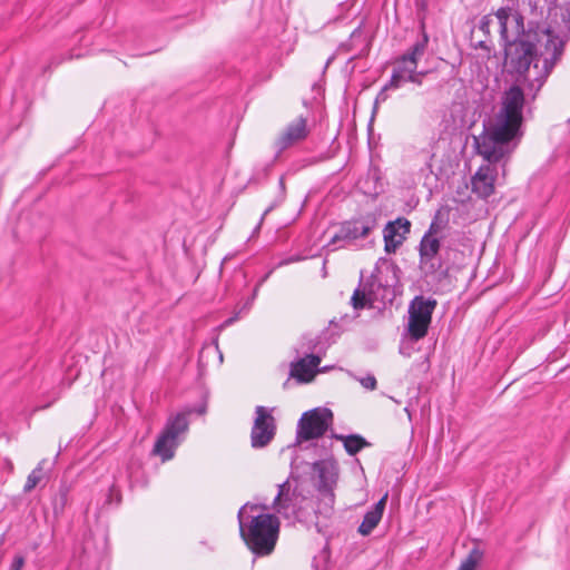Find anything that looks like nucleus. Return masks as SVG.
I'll return each instance as SVG.
<instances>
[{"mask_svg": "<svg viewBox=\"0 0 570 570\" xmlns=\"http://www.w3.org/2000/svg\"><path fill=\"white\" fill-rule=\"evenodd\" d=\"M548 18L551 20L548 27L525 32L521 13L508 7L495 12L508 71L517 75V81L532 99L562 57L566 42L562 36L570 31V2L566 8H550Z\"/></svg>", "mask_w": 570, "mask_h": 570, "instance_id": "f257e3e1", "label": "nucleus"}, {"mask_svg": "<svg viewBox=\"0 0 570 570\" xmlns=\"http://www.w3.org/2000/svg\"><path fill=\"white\" fill-rule=\"evenodd\" d=\"M524 96L520 86L510 87L502 97L499 112L492 121L484 125L483 131L474 137L478 155L488 163L480 166L471 179L472 191L481 198H488L494 193L498 164L502 161L504 173L505 163L522 137Z\"/></svg>", "mask_w": 570, "mask_h": 570, "instance_id": "f03ea898", "label": "nucleus"}, {"mask_svg": "<svg viewBox=\"0 0 570 570\" xmlns=\"http://www.w3.org/2000/svg\"><path fill=\"white\" fill-rule=\"evenodd\" d=\"M244 505L238 512L239 531L247 547L257 556H268L273 552L279 531V521L273 514L253 517L248 524L244 522Z\"/></svg>", "mask_w": 570, "mask_h": 570, "instance_id": "7ed1b4c3", "label": "nucleus"}, {"mask_svg": "<svg viewBox=\"0 0 570 570\" xmlns=\"http://www.w3.org/2000/svg\"><path fill=\"white\" fill-rule=\"evenodd\" d=\"M273 509L285 519L301 520L307 517L309 510L315 513L317 502L303 495L302 491L291 489L286 481L278 485V492L273 502Z\"/></svg>", "mask_w": 570, "mask_h": 570, "instance_id": "20e7f679", "label": "nucleus"}, {"mask_svg": "<svg viewBox=\"0 0 570 570\" xmlns=\"http://www.w3.org/2000/svg\"><path fill=\"white\" fill-rule=\"evenodd\" d=\"M428 38L424 37L412 46L409 52L404 53L394 63V69L390 82L384 89H397L405 82L421 83V72H416L417 61L421 59L426 49Z\"/></svg>", "mask_w": 570, "mask_h": 570, "instance_id": "39448f33", "label": "nucleus"}, {"mask_svg": "<svg viewBox=\"0 0 570 570\" xmlns=\"http://www.w3.org/2000/svg\"><path fill=\"white\" fill-rule=\"evenodd\" d=\"M313 470L318 475V497L315 514L330 517L335 502L334 488L338 476L337 469L334 463L318 461L313 464Z\"/></svg>", "mask_w": 570, "mask_h": 570, "instance_id": "423d86ee", "label": "nucleus"}, {"mask_svg": "<svg viewBox=\"0 0 570 570\" xmlns=\"http://www.w3.org/2000/svg\"><path fill=\"white\" fill-rule=\"evenodd\" d=\"M436 307V301L425 298L424 296H415L409 306L407 334L411 340L420 341L426 336L432 314Z\"/></svg>", "mask_w": 570, "mask_h": 570, "instance_id": "0eeeda50", "label": "nucleus"}, {"mask_svg": "<svg viewBox=\"0 0 570 570\" xmlns=\"http://www.w3.org/2000/svg\"><path fill=\"white\" fill-rule=\"evenodd\" d=\"M333 424V412L327 407L309 410L297 423L296 439L298 442L322 438Z\"/></svg>", "mask_w": 570, "mask_h": 570, "instance_id": "6e6552de", "label": "nucleus"}, {"mask_svg": "<svg viewBox=\"0 0 570 570\" xmlns=\"http://www.w3.org/2000/svg\"><path fill=\"white\" fill-rule=\"evenodd\" d=\"M436 232V224L433 222L420 242V267L425 274H434L443 267L442 261L438 258L441 245L435 237Z\"/></svg>", "mask_w": 570, "mask_h": 570, "instance_id": "1a4fd4ad", "label": "nucleus"}, {"mask_svg": "<svg viewBox=\"0 0 570 570\" xmlns=\"http://www.w3.org/2000/svg\"><path fill=\"white\" fill-rule=\"evenodd\" d=\"M255 420L250 431V445L254 449L267 446L276 434V422L271 411L258 405L255 409Z\"/></svg>", "mask_w": 570, "mask_h": 570, "instance_id": "9d476101", "label": "nucleus"}, {"mask_svg": "<svg viewBox=\"0 0 570 570\" xmlns=\"http://www.w3.org/2000/svg\"><path fill=\"white\" fill-rule=\"evenodd\" d=\"M375 227L376 220L373 217L346 222L341 226L338 233L331 238L327 246H334V249L343 247L347 243L366 237Z\"/></svg>", "mask_w": 570, "mask_h": 570, "instance_id": "9b49d317", "label": "nucleus"}, {"mask_svg": "<svg viewBox=\"0 0 570 570\" xmlns=\"http://www.w3.org/2000/svg\"><path fill=\"white\" fill-rule=\"evenodd\" d=\"M410 227L411 223L406 218H397L386 224L383 232L384 249L386 253H395L403 244Z\"/></svg>", "mask_w": 570, "mask_h": 570, "instance_id": "f8f14e48", "label": "nucleus"}, {"mask_svg": "<svg viewBox=\"0 0 570 570\" xmlns=\"http://www.w3.org/2000/svg\"><path fill=\"white\" fill-rule=\"evenodd\" d=\"M321 357L314 354L306 355L296 362L291 363V376L299 383H308L313 381L317 374Z\"/></svg>", "mask_w": 570, "mask_h": 570, "instance_id": "ddd939ff", "label": "nucleus"}, {"mask_svg": "<svg viewBox=\"0 0 570 570\" xmlns=\"http://www.w3.org/2000/svg\"><path fill=\"white\" fill-rule=\"evenodd\" d=\"M308 135L307 120L298 117L293 120L276 140L279 150H284L292 145L305 139Z\"/></svg>", "mask_w": 570, "mask_h": 570, "instance_id": "4468645a", "label": "nucleus"}, {"mask_svg": "<svg viewBox=\"0 0 570 570\" xmlns=\"http://www.w3.org/2000/svg\"><path fill=\"white\" fill-rule=\"evenodd\" d=\"M387 500V493L383 495L375 504L374 507L367 511L363 518L362 523L358 527V532L362 535H368L379 524V522L382 519L385 504Z\"/></svg>", "mask_w": 570, "mask_h": 570, "instance_id": "2eb2a0df", "label": "nucleus"}, {"mask_svg": "<svg viewBox=\"0 0 570 570\" xmlns=\"http://www.w3.org/2000/svg\"><path fill=\"white\" fill-rule=\"evenodd\" d=\"M178 444L179 440H174L169 435L161 432L155 442L153 453L160 456L164 462L168 461L174 456Z\"/></svg>", "mask_w": 570, "mask_h": 570, "instance_id": "dca6fc26", "label": "nucleus"}, {"mask_svg": "<svg viewBox=\"0 0 570 570\" xmlns=\"http://www.w3.org/2000/svg\"><path fill=\"white\" fill-rule=\"evenodd\" d=\"M188 430L187 416L184 413H178L168 419L164 433L174 440H179V436Z\"/></svg>", "mask_w": 570, "mask_h": 570, "instance_id": "f3484780", "label": "nucleus"}, {"mask_svg": "<svg viewBox=\"0 0 570 570\" xmlns=\"http://www.w3.org/2000/svg\"><path fill=\"white\" fill-rule=\"evenodd\" d=\"M335 438L343 442L344 449L350 455H356L364 448L371 446V443L360 434L335 435Z\"/></svg>", "mask_w": 570, "mask_h": 570, "instance_id": "a211bd4d", "label": "nucleus"}, {"mask_svg": "<svg viewBox=\"0 0 570 570\" xmlns=\"http://www.w3.org/2000/svg\"><path fill=\"white\" fill-rule=\"evenodd\" d=\"M497 21L495 13L494 14H485L481 18L478 27L472 31V37H475L478 33H482L485 39H480L476 43L478 47L489 49L490 42V28Z\"/></svg>", "mask_w": 570, "mask_h": 570, "instance_id": "6ab92c4d", "label": "nucleus"}, {"mask_svg": "<svg viewBox=\"0 0 570 570\" xmlns=\"http://www.w3.org/2000/svg\"><path fill=\"white\" fill-rule=\"evenodd\" d=\"M46 460H41L38 465L31 471L28 475L27 481L23 487V492H31L43 479H45V465Z\"/></svg>", "mask_w": 570, "mask_h": 570, "instance_id": "aec40b11", "label": "nucleus"}, {"mask_svg": "<svg viewBox=\"0 0 570 570\" xmlns=\"http://www.w3.org/2000/svg\"><path fill=\"white\" fill-rule=\"evenodd\" d=\"M483 552L479 548H473L468 557L461 562L459 570H475V567L481 561Z\"/></svg>", "mask_w": 570, "mask_h": 570, "instance_id": "412c9836", "label": "nucleus"}, {"mask_svg": "<svg viewBox=\"0 0 570 570\" xmlns=\"http://www.w3.org/2000/svg\"><path fill=\"white\" fill-rule=\"evenodd\" d=\"M366 295L361 289H355L351 303L355 309H362L366 306Z\"/></svg>", "mask_w": 570, "mask_h": 570, "instance_id": "4be33fe9", "label": "nucleus"}, {"mask_svg": "<svg viewBox=\"0 0 570 570\" xmlns=\"http://www.w3.org/2000/svg\"><path fill=\"white\" fill-rule=\"evenodd\" d=\"M361 385L370 391H373L376 389L377 382L376 379L373 375H367L365 377L360 379Z\"/></svg>", "mask_w": 570, "mask_h": 570, "instance_id": "5701e85b", "label": "nucleus"}, {"mask_svg": "<svg viewBox=\"0 0 570 570\" xmlns=\"http://www.w3.org/2000/svg\"><path fill=\"white\" fill-rule=\"evenodd\" d=\"M67 503V491L60 492L59 504L55 502L53 510L56 513L61 512Z\"/></svg>", "mask_w": 570, "mask_h": 570, "instance_id": "b1692460", "label": "nucleus"}, {"mask_svg": "<svg viewBox=\"0 0 570 570\" xmlns=\"http://www.w3.org/2000/svg\"><path fill=\"white\" fill-rule=\"evenodd\" d=\"M337 7L340 9V14L334 17L333 19H330L328 22L336 21V20L341 19L342 17H344V14L350 10L351 4L348 2H342Z\"/></svg>", "mask_w": 570, "mask_h": 570, "instance_id": "393cba45", "label": "nucleus"}, {"mask_svg": "<svg viewBox=\"0 0 570 570\" xmlns=\"http://www.w3.org/2000/svg\"><path fill=\"white\" fill-rule=\"evenodd\" d=\"M22 566H23V559L17 558L12 563V570H20Z\"/></svg>", "mask_w": 570, "mask_h": 570, "instance_id": "a878e982", "label": "nucleus"}, {"mask_svg": "<svg viewBox=\"0 0 570 570\" xmlns=\"http://www.w3.org/2000/svg\"><path fill=\"white\" fill-rule=\"evenodd\" d=\"M234 318H228L226 322H225V325H230L233 323Z\"/></svg>", "mask_w": 570, "mask_h": 570, "instance_id": "bb28decb", "label": "nucleus"}]
</instances>
